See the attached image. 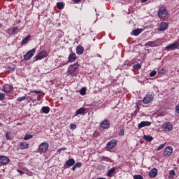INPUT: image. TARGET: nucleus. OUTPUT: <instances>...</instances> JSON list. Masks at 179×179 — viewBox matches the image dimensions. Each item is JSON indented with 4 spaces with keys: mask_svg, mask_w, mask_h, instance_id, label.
Instances as JSON below:
<instances>
[{
    "mask_svg": "<svg viewBox=\"0 0 179 179\" xmlns=\"http://www.w3.org/2000/svg\"><path fill=\"white\" fill-rule=\"evenodd\" d=\"M84 52H85V48H83V46L82 45L77 46L76 54H78V55H82V54H83Z\"/></svg>",
    "mask_w": 179,
    "mask_h": 179,
    "instance_id": "f3484780",
    "label": "nucleus"
},
{
    "mask_svg": "<svg viewBox=\"0 0 179 179\" xmlns=\"http://www.w3.org/2000/svg\"><path fill=\"white\" fill-rule=\"evenodd\" d=\"M34 54H36V48H33L28 51L24 55V61H30V59H31V58L34 56Z\"/></svg>",
    "mask_w": 179,
    "mask_h": 179,
    "instance_id": "7ed1b4c3",
    "label": "nucleus"
},
{
    "mask_svg": "<svg viewBox=\"0 0 179 179\" xmlns=\"http://www.w3.org/2000/svg\"><path fill=\"white\" fill-rule=\"evenodd\" d=\"M25 98H26V100H27L28 102H30L32 100L31 97H30L29 96H27V95H25Z\"/></svg>",
    "mask_w": 179,
    "mask_h": 179,
    "instance_id": "c03bdc74",
    "label": "nucleus"
},
{
    "mask_svg": "<svg viewBox=\"0 0 179 179\" xmlns=\"http://www.w3.org/2000/svg\"><path fill=\"white\" fill-rule=\"evenodd\" d=\"M175 176H176V172L174 171V170H171L169 171V178H174Z\"/></svg>",
    "mask_w": 179,
    "mask_h": 179,
    "instance_id": "cd10ccee",
    "label": "nucleus"
},
{
    "mask_svg": "<svg viewBox=\"0 0 179 179\" xmlns=\"http://www.w3.org/2000/svg\"><path fill=\"white\" fill-rule=\"evenodd\" d=\"M31 38V36L29 34L27 37H25L21 42V45H24V44H27L29 43V40Z\"/></svg>",
    "mask_w": 179,
    "mask_h": 179,
    "instance_id": "412c9836",
    "label": "nucleus"
},
{
    "mask_svg": "<svg viewBox=\"0 0 179 179\" xmlns=\"http://www.w3.org/2000/svg\"><path fill=\"white\" fill-rule=\"evenodd\" d=\"M115 174V168H112L108 171L107 176L108 177H114Z\"/></svg>",
    "mask_w": 179,
    "mask_h": 179,
    "instance_id": "4be33fe9",
    "label": "nucleus"
},
{
    "mask_svg": "<svg viewBox=\"0 0 179 179\" xmlns=\"http://www.w3.org/2000/svg\"><path fill=\"white\" fill-rule=\"evenodd\" d=\"M78 59V57H76V54L75 52H71L69 54L68 57V62H75L76 59Z\"/></svg>",
    "mask_w": 179,
    "mask_h": 179,
    "instance_id": "4468645a",
    "label": "nucleus"
},
{
    "mask_svg": "<svg viewBox=\"0 0 179 179\" xmlns=\"http://www.w3.org/2000/svg\"><path fill=\"white\" fill-rule=\"evenodd\" d=\"M144 140L147 141V142H152V141H153V137L150 135H145Z\"/></svg>",
    "mask_w": 179,
    "mask_h": 179,
    "instance_id": "a878e982",
    "label": "nucleus"
},
{
    "mask_svg": "<svg viewBox=\"0 0 179 179\" xmlns=\"http://www.w3.org/2000/svg\"><path fill=\"white\" fill-rule=\"evenodd\" d=\"M110 121L107 120H104L99 124L100 127L103 128V129H108V128H110Z\"/></svg>",
    "mask_w": 179,
    "mask_h": 179,
    "instance_id": "1a4fd4ad",
    "label": "nucleus"
},
{
    "mask_svg": "<svg viewBox=\"0 0 179 179\" xmlns=\"http://www.w3.org/2000/svg\"><path fill=\"white\" fill-rule=\"evenodd\" d=\"M13 90V86L12 85H6V87H3V92H4V93H10V92H12V90Z\"/></svg>",
    "mask_w": 179,
    "mask_h": 179,
    "instance_id": "6ab92c4d",
    "label": "nucleus"
},
{
    "mask_svg": "<svg viewBox=\"0 0 179 179\" xmlns=\"http://www.w3.org/2000/svg\"><path fill=\"white\" fill-rule=\"evenodd\" d=\"M117 143H118V141L117 140H111L107 143L106 149V150H111V149H114L115 146H117Z\"/></svg>",
    "mask_w": 179,
    "mask_h": 179,
    "instance_id": "39448f33",
    "label": "nucleus"
},
{
    "mask_svg": "<svg viewBox=\"0 0 179 179\" xmlns=\"http://www.w3.org/2000/svg\"><path fill=\"white\" fill-rule=\"evenodd\" d=\"M155 99V96L152 94H147L146 96L143 99V103L144 104H149L150 103H152L153 101V99Z\"/></svg>",
    "mask_w": 179,
    "mask_h": 179,
    "instance_id": "20e7f679",
    "label": "nucleus"
},
{
    "mask_svg": "<svg viewBox=\"0 0 179 179\" xmlns=\"http://www.w3.org/2000/svg\"><path fill=\"white\" fill-rule=\"evenodd\" d=\"M149 176L150 178H155L156 176H157V169L156 168L152 169L150 172H149Z\"/></svg>",
    "mask_w": 179,
    "mask_h": 179,
    "instance_id": "a211bd4d",
    "label": "nucleus"
},
{
    "mask_svg": "<svg viewBox=\"0 0 179 179\" xmlns=\"http://www.w3.org/2000/svg\"><path fill=\"white\" fill-rule=\"evenodd\" d=\"M24 100H26V96H20L17 99V101H18V103H20L21 101H23Z\"/></svg>",
    "mask_w": 179,
    "mask_h": 179,
    "instance_id": "72a5a7b5",
    "label": "nucleus"
},
{
    "mask_svg": "<svg viewBox=\"0 0 179 179\" xmlns=\"http://www.w3.org/2000/svg\"><path fill=\"white\" fill-rule=\"evenodd\" d=\"M80 1H82V0H73L74 3H79V2H80Z\"/></svg>",
    "mask_w": 179,
    "mask_h": 179,
    "instance_id": "09e8293b",
    "label": "nucleus"
},
{
    "mask_svg": "<svg viewBox=\"0 0 179 179\" xmlns=\"http://www.w3.org/2000/svg\"><path fill=\"white\" fill-rule=\"evenodd\" d=\"M47 55V51L42 50L41 52H39L36 57L35 61H38L40 59H43V58H45Z\"/></svg>",
    "mask_w": 179,
    "mask_h": 179,
    "instance_id": "9b49d317",
    "label": "nucleus"
},
{
    "mask_svg": "<svg viewBox=\"0 0 179 179\" xmlns=\"http://www.w3.org/2000/svg\"><path fill=\"white\" fill-rule=\"evenodd\" d=\"M134 179H143V177H142V176H141V175H134Z\"/></svg>",
    "mask_w": 179,
    "mask_h": 179,
    "instance_id": "79ce46f5",
    "label": "nucleus"
},
{
    "mask_svg": "<svg viewBox=\"0 0 179 179\" xmlns=\"http://www.w3.org/2000/svg\"><path fill=\"white\" fill-rule=\"evenodd\" d=\"M49 146L50 145L47 142L42 143L38 147V150L41 153H45L48 150Z\"/></svg>",
    "mask_w": 179,
    "mask_h": 179,
    "instance_id": "0eeeda50",
    "label": "nucleus"
},
{
    "mask_svg": "<svg viewBox=\"0 0 179 179\" xmlns=\"http://www.w3.org/2000/svg\"><path fill=\"white\" fill-rule=\"evenodd\" d=\"M136 107H137V108H138V103H136Z\"/></svg>",
    "mask_w": 179,
    "mask_h": 179,
    "instance_id": "864d4df0",
    "label": "nucleus"
},
{
    "mask_svg": "<svg viewBox=\"0 0 179 179\" xmlns=\"http://www.w3.org/2000/svg\"><path fill=\"white\" fill-rule=\"evenodd\" d=\"M76 169H77L76 166L74 165L72 168L73 171H75V170H76Z\"/></svg>",
    "mask_w": 179,
    "mask_h": 179,
    "instance_id": "8fccbe9b",
    "label": "nucleus"
},
{
    "mask_svg": "<svg viewBox=\"0 0 179 179\" xmlns=\"http://www.w3.org/2000/svg\"><path fill=\"white\" fill-rule=\"evenodd\" d=\"M164 146H166V143L161 144L159 146L157 147V150H162V149H163Z\"/></svg>",
    "mask_w": 179,
    "mask_h": 179,
    "instance_id": "c9c22d12",
    "label": "nucleus"
},
{
    "mask_svg": "<svg viewBox=\"0 0 179 179\" xmlns=\"http://www.w3.org/2000/svg\"><path fill=\"white\" fill-rule=\"evenodd\" d=\"M31 93H36V94H41V93H43V91H41V90H32V91H31Z\"/></svg>",
    "mask_w": 179,
    "mask_h": 179,
    "instance_id": "f704fd0d",
    "label": "nucleus"
},
{
    "mask_svg": "<svg viewBox=\"0 0 179 179\" xmlns=\"http://www.w3.org/2000/svg\"><path fill=\"white\" fill-rule=\"evenodd\" d=\"M176 110L177 113H178V114H179V103L177 105Z\"/></svg>",
    "mask_w": 179,
    "mask_h": 179,
    "instance_id": "de8ad7c7",
    "label": "nucleus"
},
{
    "mask_svg": "<svg viewBox=\"0 0 179 179\" xmlns=\"http://www.w3.org/2000/svg\"><path fill=\"white\" fill-rule=\"evenodd\" d=\"M142 31H143V29H136L132 31V34L134 36H139Z\"/></svg>",
    "mask_w": 179,
    "mask_h": 179,
    "instance_id": "5701e85b",
    "label": "nucleus"
},
{
    "mask_svg": "<svg viewBox=\"0 0 179 179\" xmlns=\"http://www.w3.org/2000/svg\"><path fill=\"white\" fill-rule=\"evenodd\" d=\"M80 94H81V96H85V94H86V87L81 88L80 90Z\"/></svg>",
    "mask_w": 179,
    "mask_h": 179,
    "instance_id": "473e14b6",
    "label": "nucleus"
},
{
    "mask_svg": "<svg viewBox=\"0 0 179 179\" xmlns=\"http://www.w3.org/2000/svg\"><path fill=\"white\" fill-rule=\"evenodd\" d=\"M17 173H20V176H23L24 174V172L22 171H20V169L17 170Z\"/></svg>",
    "mask_w": 179,
    "mask_h": 179,
    "instance_id": "a18cd8bd",
    "label": "nucleus"
},
{
    "mask_svg": "<svg viewBox=\"0 0 179 179\" xmlns=\"http://www.w3.org/2000/svg\"><path fill=\"white\" fill-rule=\"evenodd\" d=\"M179 47V43L176 42L174 43H172L168 46L166 47V50H169V51H171L173 50L177 49V48Z\"/></svg>",
    "mask_w": 179,
    "mask_h": 179,
    "instance_id": "dca6fc26",
    "label": "nucleus"
},
{
    "mask_svg": "<svg viewBox=\"0 0 179 179\" xmlns=\"http://www.w3.org/2000/svg\"><path fill=\"white\" fill-rule=\"evenodd\" d=\"M76 168L79 169L82 167V162H77L75 165Z\"/></svg>",
    "mask_w": 179,
    "mask_h": 179,
    "instance_id": "a19ab883",
    "label": "nucleus"
},
{
    "mask_svg": "<svg viewBox=\"0 0 179 179\" xmlns=\"http://www.w3.org/2000/svg\"><path fill=\"white\" fill-rule=\"evenodd\" d=\"M85 112H86V108H80V109H78V110H76V114L77 115H80V114H85Z\"/></svg>",
    "mask_w": 179,
    "mask_h": 179,
    "instance_id": "393cba45",
    "label": "nucleus"
},
{
    "mask_svg": "<svg viewBox=\"0 0 179 179\" xmlns=\"http://www.w3.org/2000/svg\"><path fill=\"white\" fill-rule=\"evenodd\" d=\"M145 45H148V47H156V43L155 42L149 41Z\"/></svg>",
    "mask_w": 179,
    "mask_h": 179,
    "instance_id": "c85d7f7f",
    "label": "nucleus"
},
{
    "mask_svg": "<svg viewBox=\"0 0 179 179\" xmlns=\"http://www.w3.org/2000/svg\"><path fill=\"white\" fill-rule=\"evenodd\" d=\"M169 29V23L168 22H161L158 27L159 31H164Z\"/></svg>",
    "mask_w": 179,
    "mask_h": 179,
    "instance_id": "9d476101",
    "label": "nucleus"
},
{
    "mask_svg": "<svg viewBox=\"0 0 179 179\" xmlns=\"http://www.w3.org/2000/svg\"><path fill=\"white\" fill-rule=\"evenodd\" d=\"M156 73H157V72H156V71H153L150 73V76L151 78H153V76H156Z\"/></svg>",
    "mask_w": 179,
    "mask_h": 179,
    "instance_id": "58836bf2",
    "label": "nucleus"
},
{
    "mask_svg": "<svg viewBox=\"0 0 179 179\" xmlns=\"http://www.w3.org/2000/svg\"><path fill=\"white\" fill-rule=\"evenodd\" d=\"M124 132L125 131H124V129H121L120 131L119 135L120 136H124V135H125Z\"/></svg>",
    "mask_w": 179,
    "mask_h": 179,
    "instance_id": "ea45409f",
    "label": "nucleus"
},
{
    "mask_svg": "<svg viewBox=\"0 0 179 179\" xmlns=\"http://www.w3.org/2000/svg\"><path fill=\"white\" fill-rule=\"evenodd\" d=\"M33 101H36V100H33Z\"/></svg>",
    "mask_w": 179,
    "mask_h": 179,
    "instance_id": "5fc2aeb1",
    "label": "nucleus"
},
{
    "mask_svg": "<svg viewBox=\"0 0 179 179\" xmlns=\"http://www.w3.org/2000/svg\"><path fill=\"white\" fill-rule=\"evenodd\" d=\"M75 159L73 158L69 159L67 160L64 165V169H68V167H72V166H75Z\"/></svg>",
    "mask_w": 179,
    "mask_h": 179,
    "instance_id": "f8f14e48",
    "label": "nucleus"
},
{
    "mask_svg": "<svg viewBox=\"0 0 179 179\" xmlns=\"http://www.w3.org/2000/svg\"><path fill=\"white\" fill-rule=\"evenodd\" d=\"M57 7L58 8V9L62 10L64 8V3L63 2L57 3Z\"/></svg>",
    "mask_w": 179,
    "mask_h": 179,
    "instance_id": "2f4dec72",
    "label": "nucleus"
},
{
    "mask_svg": "<svg viewBox=\"0 0 179 179\" xmlns=\"http://www.w3.org/2000/svg\"><path fill=\"white\" fill-rule=\"evenodd\" d=\"M70 129H71L72 131L76 129V124H70Z\"/></svg>",
    "mask_w": 179,
    "mask_h": 179,
    "instance_id": "4c0bfd02",
    "label": "nucleus"
},
{
    "mask_svg": "<svg viewBox=\"0 0 179 179\" xmlns=\"http://www.w3.org/2000/svg\"><path fill=\"white\" fill-rule=\"evenodd\" d=\"M162 127V129L166 132H170V131H173V124H171V122H165Z\"/></svg>",
    "mask_w": 179,
    "mask_h": 179,
    "instance_id": "423d86ee",
    "label": "nucleus"
},
{
    "mask_svg": "<svg viewBox=\"0 0 179 179\" xmlns=\"http://www.w3.org/2000/svg\"><path fill=\"white\" fill-rule=\"evenodd\" d=\"M134 69H136L137 71H139L141 68H142V66L140 64H134L133 66Z\"/></svg>",
    "mask_w": 179,
    "mask_h": 179,
    "instance_id": "c756f323",
    "label": "nucleus"
},
{
    "mask_svg": "<svg viewBox=\"0 0 179 179\" xmlns=\"http://www.w3.org/2000/svg\"><path fill=\"white\" fill-rule=\"evenodd\" d=\"M79 72V64L78 62L71 64L67 70V76H76Z\"/></svg>",
    "mask_w": 179,
    "mask_h": 179,
    "instance_id": "f257e3e1",
    "label": "nucleus"
},
{
    "mask_svg": "<svg viewBox=\"0 0 179 179\" xmlns=\"http://www.w3.org/2000/svg\"><path fill=\"white\" fill-rule=\"evenodd\" d=\"M61 150H65V148H60L58 150V152H61Z\"/></svg>",
    "mask_w": 179,
    "mask_h": 179,
    "instance_id": "603ef678",
    "label": "nucleus"
},
{
    "mask_svg": "<svg viewBox=\"0 0 179 179\" xmlns=\"http://www.w3.org/2000/svg\"><path fill=\"white\" fill-rule=\"evenodd\" d=\"M5 100V94L0 93V101Z\"/></svg>",
    "mask_w": 179,
    "mask_h": 179,
    "instance_id": "e433bc0d",
    "label": "nucleus"
},
{
    "mask_svg": "<svg viewBox=\"0 0 179 179\" xmlns=\"http://www.w3.org/2000/svg\"><path fill=\"white\" fill-rule=\"evenodd\" d=\"M152 125V122L149 121H143L140 124H138V129L143 128L145 127H150Z\"/></svg>",
    "mask_w": 179,
    "mask_h": 179,
    "instance_id": "2eb2a0df",
    "label": "nucleus"
},
{
    "mask_svg": "<svg viewBox=\"0 0 179 179\" xmlns=\"http://www.w3.org/2000/svg\"><path fill=\"white\" fill-rule=\"evenodd\" d=\"M42 111L44 114H48L50 113V107L48 106H43L42 108Z\"/></svg>",
    "mask_w": 179,
    "mask_h": 179,
    "instance_id": "bb28decb",
    "label": "nucleus"
},
{
    "mask_svg": "<svg viewBox=\"0 0 179 179\" xmlns=\"http://www.w3.org/2000/svg\"><path fill=\"white\" fill-rule=\"evenodd\" d=\"M33 138V135L31 134H26L24 137V141H29V139H31Z\"/></svg>",
    "mask_w": 179,
    "mask_h": 179,
    "instance_id": "7c9ffc66",
    "label": "nucleus"
},
{
    "mask_svg": "<svg viewBox=\"0 0 179 179\" xmlns=\"http://www.w3.org/2000/svg\"><path fill=\"white\" fill-rule=\"evenodd\" d=\"M146 1H148V0H141V2L142 3H143L146 2Z\"/></svg>",
    "mask_w": 179,
    "mask_h": 179,
    "instance_id": "3c124183",
    "label": "nucleus"
},
{
    "mask_svg": "<svg viewBox=\"0 0 179 179\" xmlns=\"http://www.w3.org/2000/svg\"><path fill=\"white\" fill-rule=\"evenodd\" d=\"M159 73H166V70L162 69L160 71H159Z\"/></svg>",
    "mask_w": 179,
    "mask_h": 179,
    "instance_id": "49530a36",
    "label": "nucleus"
},
{
    "mask_svg": "<svg viewBox=\"0 0 179 179\" xmlns=\"http://www.w3.org/2000/svg\"><path fill=\"white\" fill-rule=\"evenodd\" d=\"M6 141H12V139H13L12 137V131L6 132Z\"/></svg>",
    "mask_w": 179,
    "mask_h": 179,
    "instance_id": "b1692460",
    "label": "nucleus"
},
{
    "mask_svg": "<svg viewBox=\"0 0 179 179\" xmlns=\"http://www.w3.org/2000/svg\"><path fill=\"white\" fill-rule=\"evenodd\" d=\"M171 155H173V147H166L164 151V156L165 157H169L171 156Z\"/></svg>",
    "mask_w": 179,
    "mask_h": 179,
    "instance_id": "6e6552de",
    "label": "nucleus"
},
{
    "mask_svg": "<svg viewBox=\"0 0 179 179\" xmlns=\"http://www.w3.org/2000/svg\"><path fill=\"white\" fill-rule=\"evenodd\" d=\"M170 17V14L164 6H160L158 10V17L162 20H167Z\"/></svg>",
    "mask_w": 179,
    "mask_h": 179,
    "instance_id": "f03ea898",
    "label": "nucleus"
},
{
    "mask_svg": "<svg viewBox=\"0 0 179 179\" xmlns=\"http://www.w3.org/2000/svg\"><path fill=\"white\" fill-rule=\"evenodd\" d=\"M19 146L20 149H22V150L24 149H29V143L26 142H20Z\"/></svg>",
    "mask_w": 179,
    "mask_h": 179,
    "instance_id": "aec40b11",
    "label": "nucleus"
},
{
    "mask_svg": "<svg viewBox=\"0 0 179 179\" xmlns=\"http://www.w3.org/2000/svg\"><path fill=\"white\" fill-rule=\"evenodd\" d=\"M19 30V27H15L13 29V34H15V33H17V31Z\"/></svg>",
    "mask_w": 179,
    "mask_h": 179,
    "instance_id": "37998d69",
    "label": "nucleus"
},
{
    "mask_svg": "<svg viewBox=\"0 0 179 179\" xmlns=\"http://www.w3.org/2000/svg\"><path fill=\"white\" fill-rule=\"evenodd\" d=\"M9 162H10V159L6 156H0V164L6 165L9 164Z\"/></svg>",
    "mask_w": 179,
    "mask_h": 179,
    "instance_id": "ddd939ff",
    "label": "nucleus"
}]
</instances>
